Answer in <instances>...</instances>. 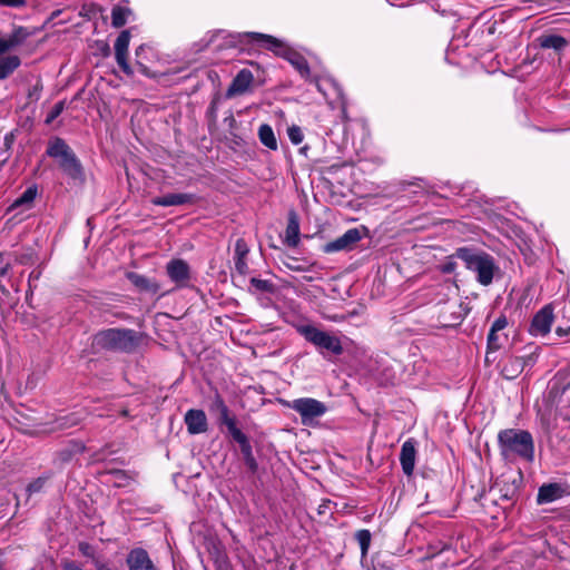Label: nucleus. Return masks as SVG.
I'll return each mask as SVG.
<instances>
[{
	"instance_id": "28",
	"label": "nucleus",
	"mask_w": 570,
	"mask_h": 570,
	"mask_svg": "<svg viewBox=\"0 0 570 570\" xmlns=\"http://www.w3.org/2000/svg\"><path fill=\"white\" fill-rule=\"evenodd\" d=\"M132 14V11L128 7L120 4L114 6L111 9V26L114 28H121L126 24L128 17Z\"/></svg>"
},
{
	"instance_id": "12",
	"label": "nucleus",
	"mask_w": 570,
	"mask_h": 570,
	"mask_svg": "<svg viewBox=\"0 0 570 570\" xmlns=\"http://www.w3.org/2000/svg\"><path fill=\"white\" fill-rule=\"evenodd\" d=\"M254 82V75L249 69H242L237 72L232 83L229 85L226 97L244 95L247 92Z\"/></svg>"
},
{
	"instance_id": "1",
	"label": "nucleus",
	"mask_w": 570,
	"mask_h": 570,
	"mask_svg": "<svg viewBox=\"0 0 570 570\" xmlns=\"http://www.w3.org/2000/svg\"><path fill=\"white\" fill-rule=\"evenodd\" d=\"M227 39V43L232 47L247 42L271 50L275 55L285 58L303 78L311 79V69L305 57L273 36L261 32H243L228 35Z\"/></svg>"
},
{
	"instance_id": "40",
	"label": "nucleus",
	"mask_w": 570,
	"mask_h": 570,
	"mask_svg": "<svg viewBox=\"0 0 570 570\" xmlns=\"http://www.w3.org/2000/svg\"><path fill=\"white\" fill-rule=\"evenodd\" d=\"M78 550L80 551V553L87 558H91V559H95V549L91 544H89L88 542H85V541H81L79 542L78 544Z\"/></svg>"
},
{
	"instance_id": "27",
	"label": "nucleus",
	"mask_w": 570,
	"mask_h": 570,
	"mask_svg": "<svg viewBox=\"0 0 570 570\" xmlns=\"http://www.w3.org/2000/svg\"><path fill=\"white\" fill-rule=\"evenodd\" d=\"M38 195V188L36 185L28 187L21 196H19L9 207L10 210L16 209L18 207H24L27 209L31 208L33 202Z\"/></svg>"
},
{
	"instance_id": "4",
	"label": "nucleus",
	"mask_w": 570,
	"mask_h": 570,
	"mask_svg": "<svg viewBox=\"0 0 570 570\" xmlns=\"http://www.w3.org/2000/svg\"><path fill=\"white\" fill-rule=\"evenodd\" d=\"M452 257L460 258L469 271L474 272L476 281L481 285L489 286L492 283L498 266L490 254L469 247H460L456 248Z\"/></svg>"
},
{
	"instance_id": "19",
	"label": "nucleus",
	"mask_w": 570,
	"mask_h": 570,
	"mask_svg": "<svg viewBox=\"0 0 570 570\" xmlns=\"http://www.w3.org/2000/svg\"><path fill=\"white\" fill-rule=\"evenodd\" d=\"M462 305L458 302L445 304L439 314V320L444 326L458 324L462 321L463 314L461 312Z\"/></svg>"
},
{
	"instance_id": "44",
	"label": "nucleus",
	"mask_w": 570,
	"mask_h": 570,
	"mask_svg": "<svg viewBox=\"0 0 570 570\" xmlns=\"http://www.w3.org/2000/svg\"><path fill=\"white\" fill-rule=\"evenodd\" d=\"M27 4V0H0V6L9 8H22Z\"/></svg>"
},
{
	"instance_id": "32",
	"label": "nucleus",
	"mask_w": 570,
	"mask_h": 570,
	"mask_svg": "<svg viewBox=\"0 0 570 570\" xmlns=\"http://www.w3.org/2000/svg\"><path fill=\"white\" fill-rule=\"evenodd\" d=\"M83 420L82 415L80 413L73 412L69 413L67 415L60 416L55 422V430H66L73 426H77L80 424V422Z\"/></svg>"
},
{
	"instance_id": "33",
	"label": "nucleus",
	"mask_w": 570,
	"mask_h": 570,
	"mask_svg": "<svg viewBox=\"0 0 570 570\" xmlns=\"http://www.w3.org/2000/svg\"><path fill=\"white\" fill-rule=\"evenodd\" d=\"M355 539L357 540V542L360 544L362 556L365 557L367 554V551H368V548L371 544V539H372L371 532L366 529L358 530L355 533Z\"/></svg>"
},
{
	"instance_id": "20",
	"label": "nucleus",
	"mask_w": 570,
	"mask_h": 570,
	"mask_svg": "<svg viewBox=\"0 0 570 570\" xmlns=\"http://www.w3.org/2000/svg\"><path fill=\"white\" fill-rule=\"evenodd\" d=\"M126 277L140 292L156 294L160 289V286H159V284L156 281H154L151 278H148V277H146L144 275H140L138 273L128 272L126 274Z\"/></svg>"
},
{
	"instance_id": "52",
	"label": "nucleus",
	"mask_w": 570,
	"mask_h": 570,
	"mask_svg": "<svg viewBox=\"0 0 570 570\" xmlns=\"http://www.w3.org/2000/svg\"><path fill=\"white\" fill-rule=\"evenodd\" d=\"M328 503H330V501H326V502H324L323 504L320 505V508H318V513L320 514L325 513V508L327 507Z\"/></svg>"
},
{
	"instance_id": "50",
	"label": "nucleus",
	"mask_w": 570,
	"mask_h": 570,
	"mask_svg": "<svg viewBox=\"0 0 570 570\" xmlns=\"http://www.w3.org/2000/svg\"><path fill=\"white\" fill-rule=\"evenodd\" d=\"M556 334L560 337L570 335V326L567 328L558 327Z\"/></svg>"
},
{
	"instance_id": "2",
	"label": "nucleus",
	"mask_w": 570,
	"mask_h": 570,
	"mask_svg": "<svg viewBox=\"0 0 570 570\" xmlns=\"http://www.w3.org/2000/svg\"><path fill=\"white\" fill-rule=\"evenodd\" d=\"M498 443L504 459L521 458L532 461L534 458L533 438L525 430L505 429L499 432Z\"/></svg>"
},
{
	"instance_id": "46",
	"label": "nucleus",
	"mask_w": 570,
	"mask_h": 570,
	"mask_svg": "<svg viewBox=\"0 0 570 570\" xmlns=\"http://www.w3.org/2000/svg\"><path fill=\"white\" fill-rule=\"evenodd\" d=\"M224 405H225V402H224L223 397L219 394H216L213 400V403L210 405V410L217 412L220 409V406H224Z\"/></svg>"
},
{
	"instance_id": "31",
	"label": "nucleus",
	"mask_w": 570,
	"mask_h": 570,
	"mask_svg": "<svg viewBox=\"0 0 570 570\" xmlns=\"http://www.w3.org/2000/svg\"><path fill=\"white\" fill-rule=\"evenodd\" d=\"M524 361L522 357H511L502 367V374L507 379H514L523 371Z\"/></svg>"
},
{
	"instance_id": "7",
	"label": "nucleus",
	"mask_w": 570,
	"mask_h": 570,
	"mask_svg": "<svg viewBox=\"0 0 570 570\" xmlns=\"http://www.w3.org/2000/svg\"><path fill=\"white\" fill-rule=\"evenodd\" d=\"M288 406L299 414L304 425H311L315 419L323 416L327 411L323 402L312 397L293 400Z\"/></svg>"
},
{
	"instance_id": "51",
	"label": "nucleus",
	"mask_w": 570,
	"mask_h": 570,
	"mask_svg": "<svg viewBox=\"0 0 570 570\" xmlns=\"http://www.w3.org/2000/svg\"><path fill=\"white\" fill-rule=\"evenodd\" d=\"M9 268H10V264L7 263L3 267L0 268V275L4 276L7 274V272L9 271Z\"/></svg>"
},
{
	"instance_id": "45",
	"label": "nucleus",
	"mask_w": 570,
	"mask_h": 570,
	"mask_svg": "<svg viewBox=\"0 0 570 570\" xmlns=\"http://www.w3.org/2000/svg\"><path fill=\"white\" fill-rule=\"evenodd\" d=\"M507 325H508V320H507L505 316L502 315V316L498 317L493 322V324L491 326V330H494L497 332H501V331H503L507 327Z\"/></svg>"
},
{
	"instance_id": "14",
	"label": "nucleus",
	"mask_w": 570,
	"mask_h": 570,
	"mask_svg": "<svg viewBox=\"0 0 570 570\" xmlns=\"http://www.w3.org/2000/svg\"><path fill=\"white\" fill-rule=\"evenodd\" d=\"M126 563L129 570H157L148 552L142 548L130 550Z\"/></svg>"
},
{
	"instance_id": "49",
	"label": "nucleus",
	"mask_w": 570,
	"mask_h": 570,
	"mask_svg": "<svg viewBox=\"0 0 570 570\" xmlns=\"http://www.w3.org/2000/svg\"><path fill=\"white\" fill-rule=\"evenodd\" d=\"M98 47L104 57L110 56L111 50L107 42H105V41L98 42Z\"/></svg>"
},
{
	"instance_id": "13",
	"label": "nucleus",
	"mask_w": 570,
	"mask_h": 570,
	"mask_svg": "<svg viewBox=\"0 0 570 570\" xmlns=\"http://www.w3.org/2000/svg\"><path fill=\"white\" fill-rule=\"evenodd\" d=\"M85 451L86 445L83 442L71 440L55 453L53 463L61 468L70 463L77 454L83 453Z\"/></svg>"
},
{
	"instance_id": "39",
	"label": "nucleus",
	"mask_w": 570,
	"mask_h": 570,
	"mask_svg": "<svg viewBox=\"0 0 570 570\" xmlns=\"http://www.w3.org/2000/svg\"><path fill=\"white\" fill-rule=\"evenodd\" d=\"M249 249L246 242L243 238L236 240L235 244V257L246 258Z\"/></svg>"
},
{
	"instance_id": "6",
	"label": "nucleus",
	"mask_w": 570,
	"mask_h": 570,
	"mask_svg": "<svg viewBox=\"0 0 570 570\" xmlns=\"http://www.w3.org/2000/svg\"><path fill=\"white\" fill-rule=\"evenodd\" d=\"M296 330L307 342L315 345L317 348L326 350L334 355H341L343 353V346L337 336L321 331L313 325H299Z\"/></svg>"
},
{
	"instance_id": "18",
	"label": "nucleus",
	"mask_w": 570,
	"mask_h": 570,
	"mask_svg": "<svg viewBox=\"0 0 570 570\" xmlns=\"http://www.w3.org/2000/svg\"><path fill=\"white\" fill-rule=\"evenodd\" d=\"M31 35L32 32L24 27L14 28L7 39L0 38V55L22 45Z\"/></svg>"
},
{
	"instance_id": "53",
	"label": "nucleus",
	"mask_w": 570,
	"mask_h": 570,
	"mask_svg": "<svg viewBox=\"0 0 570 570\" xmlns=\"http://www.w3.org/2000/svg\"><path fill=\"white\" fill-rule=\"evenodd\" d=\"M98 570H110L106 564H100L99 562H96Z\"/></svg>"
},
{
	"instance_id": "55",
	"label": "nucleus",
	"mask_w": 570,
	"mask_h": 570,
	"mask_svg": "<svg viewBox=\"0 0 570 570\" xmlns=\"http://www.w3.org/2000/svg\"><path fill=\"white\" fill-rule=\"evenodd\" d=\"M4 253H0V265L3 263Z\"/></svg>"
},
{
	"instance_id": "30",
	"label": "nucleus",
	"mask_w": 570,
	"mask_h": 570,
	"mask_svg": "<svg viewBox=\"0 0 570 570\" xmlns=\"http://www.w3.org/2000/svg\"><path fill=\"white\" fill-rule=\"evenodd\" d=\"M258 137H259V140L261 142L272 149V150H276L277 149V140H276V137L274 135V131H273V128L267 125V124H263L259 126L258 128Z\"/></svg>"
},
{
	"instance_id": "26",
	"label": "nucleus",
	"mask_w": 570,
	"mask_h": 570,
	"mask_svg": "<svg viewBox=\"0 0 570 570\" xmlns=\"http://www.w3.org/2000/svg\"><path fill=\"white\" fill-rule=\"evenodd\" d=\"M537 41L543 49H553L556 51H562L568 45V40L559 35H542Z\"/></svg>"
},
{
	"instance_id": "48",
	"label": "nucleus",
	"mask_w": 570,
	"mask_h": 570,
	"mask_svg": "<svg viewBox=\"0 0 570 570\" xmlns=\"http://www.w3.org/2000/svg\"><path fill=\"white\" fill-rule=\"evenodd\" d=\"M456 264L453 261H449L442 265L441 271L445 274L453 273L455 271Z\"/></svg>"
},
{
	"instance_id": "42",
	"label": "nucleus",
	"mask_w": 570,
	"mask_h": 570,
	"mask_svg": "<svg viewBox=\"0 0 570 570\" xmlns=\"http://www.w3.org/2000/svg\"><path fill=\"white\" fill-rule=\"evenodd\" d=\"M45 483H46V480L42 478H39L28 485L27 491L29 493L40 492L43 489Z\"/></svg>"
},
{
	"instance_id": "5",
	"label": "nucleus",
	"mask_w": 570,
	"mask_h": 570,
	"mask_svg": "<svg viewBox=\"0 0 570 570\" xmlns=\"http://www.w3.org/2000/svg\"><path fill=\"white\" fill-rule=\"evenodd\" d=\"M46 154L57 159L59 168L71 179L82 180L83 170L80 160L73 150L61 138L49 141Z\"/></svg>"
},
{
	"instance_id": "9",
	"label": "nucleus",
	"mask_w": 570,
	"mask_h": 570,
	"mask_svg": "<svg viewBox=\"0 0 570 570\" xmlns=\"http://www.w3.org/2000/svg\"><path fill=\"white\" fill-rule=\"evenodd\" d=\"M554 321L553 307L551 305L543 306L535 313L530 324L529 332L531 335H547Z\"/></svg>"
},
{
	"instance_id": "37",
	"label": "nucleus",
	"mask_w": 570,
	"mask_h": 570,
	"mask_svg": "<svg viewBox=\"0 0 570 570\" xmlns=\"http://www.w3.org/2000/svg\"><path fill=\"white\" fill-rule=\"evenodd\" d=\"M65 109V101H58L50 109L46 117V124H51L56 118H58Z\"/></svg>"
},
{
	"instance_id": "21",
	"label": "nucleus",
	"mask_w": 570,
	"mask_h": 570,
	"mask_svg": "<svg viewBox=\"0 0 570 570\" xmlns=\"http://www.w3.org/2000/svg\"><path fill=\"white\" fill-rule=\"evenodd\" d=\"M563 489L558 483L543 484L538 491V503H549L560 499L563 494Z\"/></svg>"
},
{
	"instance_id": "29",
	"label": "nucleus",
	"mask_w": 570,
	"mask_h": 570,
	"mask_svg": "<svg viewBox=\"0 0 570 570\" xmlns=\"http://www.w3.org/2000/svg\"><path fill=\"white\" fill-rule=\"evenodd\" d=\"M21 61L18 56H7L0 58V80L8 78L19 66Z\"/></svg>"
},
{
	"instance_id": "35",
	"label": "nucleus",
	"mask_w": 570,
	"mask_h": 570,
	"mask_svg": "<svg viewBox=\"0 0 570 570\" xmlns=\"http://www.w3.org/2000/svg\"><path fill=\"white\" fill-rule=\"evenodd\" d=\"M502 347V337L499 335V332L491 330L488 334V348L490 351H498Z\"/></svg>"
},
{
	"instance_id": "34",
	"label": "nucleus",
	"mask_w": 570,
	"mask_h": 570,
	"mask_svg": "<svg viewBox=\"0 0 570 570\" xmlns=\"http://www.w3.org/2000/svg\"><path fill=\"white\" fill-rule=\"evenodd\" d=\"M250 284L259 292L264 293H273L275 289L274 284L268 279H261L253 277L250 278Z\"/></svg>"
},
{
	"instance_id": "24",
	"label": "nucleus",
	"mask_w": 570,
	"mask_h": 570,
	"mask_svg": "<svg viewBox=\"0 0 570 570\" xmlns=\"http://www.w3.org/2000/svg\"><path fill=\"white\" fill-rule=\"evenodd\" d=\"M217 413H218V422L220 424H224L227 428L228 433L230 434V436L233 439L243 434V432L237 428L236 417L230 415L229 409L226 404L224 406H220V409L217 411Z\"/></svg>"
},
{
	"instance_id": "54",
	"label": "nucleus",
	"mask_w": 570,
	"mask_h": 570,
	"mask_svg": "<svg viewBox=\"0 0 570 570\" xmlns=\"http://www.w3.org/2000/svg\"><path fill=\"white\" fill-rule=\"evenodd\" d=\"M0 292H1L4 296H8V295H9V291H8L3 285H0Z\"/></svg>"
},
{
	"instance_id": "36",
	"label": "nucleus",
	"mask_w": 570,
	"mask_h": 570,
	"mask_svg": "<svg viewBox=\"0 0 570 570\" xmlns=\"http://www.w3.org/2000/svg\"><path fill=\"white\" fill-rule=\"evenodd\" d=\"M288 138L294 145H299L304 139V134L298 126H291L287 130Z\"/></svg>"
},
{
	"instance_id": "47",
	"label": "nucleus",
	"mask_w": 570,
	"mask_h": 570,
	"mask_svg": "<svg viewBox=\"0 0 570 570\" xmlns=\"http://www.w3.org/2000/svg\"><path fill=\"white\" fill-rule=\"evenodd\" d=\"M61 567L63 570H83L75 561H71V560H63L61 562Z\"/></svg>"
},
{
	"instance_id": "10",
	"label": "nucleus",
	"mask_w": 570,
	"mask_h": 570,
	"mask_svg": "<svg viewBox=\"0 0 570 570\" xmlns=\"http://www.w3.org/2000/svg\"><path fill=\"white\" fill-rule=\"evenodd\" d=\"M362 236L357 228L346 230L342 236L324 245L323 250L327 254L342 250H351L361 240Z\"/></svg>"
},
{
	"instance_id": "41",
	"label": "nucleus",
	"mask_w": 570,
	"mask_h": 570,
	"mask_svg": "<svg viewBox=\"0 0 570 570\" xmlns=\"http://www.w3.org/2000/svg\"><path fill=\"white\" fill-rule=\"evenodd\" d=\"M235 269L240 275H243V276L246 275L248 273V265H247L246 258L235 257Z\"/></svg>"
},
{
	"instance_id": "17",
	"label": "nucleus",
	"mask_w": 570,
	"mask_h": 570,
	"mask_svg": "<svg viewBox=\"0 0 570 570\" xmlns=\"http://www.w3.org/2000/svg\"><path fill=\"white\" fill-rule=\"evenodd\" d=\"M195 202L196 196L187 193L167 194L151 199V203L154 205L163 207L181 206L187 204H194Z\"/></svg>"
},
{
	"instance_id": "43",
	"label": "nucleus",
	"mask_w": 570,
	"mask_h": 570,
	"mask_svg": "<svg viewBox=\"0 0 570 570\" xmlns=\"http://www.w3.org/2000/svg\"><path fill=\"white\" fill-rule=\"evenodd\" d=\"M109 473L115 475L118 485H125L129 480V476L122 470H112Z\"/></svg>"
},
{
	"instance_id": "3",
	"label": "nucleus",
	"mask_w": 570,
	"mask_h": 570,
	"mask_svg": "<svg viewBox=\"0 0 570 570\" xmlns=\"http://www.w3.org/2000/svg\"><path fill=\"white\" fill-rule=\"evenodd\" d=\"M141 343V335L130 328H108L98 332L94 345L99 350L134 353Z\"/></svg>"
},
{
	"instance_id": "22",
	"label": "nucleus",
	"mask_w": 570,
	"mask_h": 570,
	"mask_svg": "<svg viewBox=\"0 0 570 570\" xmlns=\"http://www.w3.org/2000/svg\"><path fill=\"white\" fill-rule=\"evenodd\" d=\"M233 440L239 444L240 452L244 456V461H245L246 465L248 466V469L252 472H255L257 470V462L254 458L253 449H252V445H250V442H249V439L247 438V435L245 433H243Z\"/></svg>"
},
{
	"instance_id": "15",
	"label": "nucleus",
	"mask_w": 570,
	"mask_h": 570,
	"mask_svg": "<svg viewBox=\"0 0 570 570\" xmlns=\"http://www.w3.org/2000/svg\"><path fill=\"white\" fill-rule=\"evenodd\" d=\"M185 424L189 434H200L207 431V416L203 410L190 409L184 416Z\"/></svg>"
},
{
	"instance_id": "23",
	"label": "nucleus",
	"mask_w": 570,
	"mask_h": 570,
	"mask_svg": "<svg viewBox=\"0 0 570 570\" xmlns=\"http://www.w3.org/2000/svg\"><path fill=\"white\" fill-rule=\"evenodd\" d=\"M284 242L289 247H296L299 243V223L295 213L289 214Z\"/></svg>"
},
{
	"instance_id": "8",
	"label": "nucleus",
	"mask_w": 570,
	"mask_h": 570,
	"mask_svg": "<svg viewBox=\"0 0 570 570\" xmlns=\"http://www.w3.org/2000/svg\"><path fill=\"white\" fill-rule=\"evenodd\" d=\"M130 31L122 30L115 41V58L119 68L127 75L132 76L134 70L128 62V48L130 42Z\"/></svg>"
},
{
	"instance_id": "25",
	"label": "nucleus",
	"mask_w": 570,
	"mask_h": 570,
	"mask_svg": "<svg viewBox=\"0 0 570 570\" xmlns=\"http://www.w3.org/2000/svg\"><path fill=\"white\" fill-rule=\"evenodd\" d=\"M217 413H218V422L220 424H224L227 428L228 433L230 434V436L233 439L243 434V432L237 428L236 417L230 415L229 409L226 404L224 406H220V409L217 411Z\"/></svg>"
},
{
	"instance_id": "11",
	"label": "nucleus",
	"mask_w": 570,
	"mask_h": 570,
	"mask_svg": "<svg viewBox=\"0 0 570 570\" xmlns=\"http://www.w3.org/2000/svg\"><path fill=\"white\" fill-rule=\"evenodd\" d=\"M166 272L177 287H185L190 281V268L184 259L177 258L168 262Z\"/></svg>"
},
{
	"instance_id": "16",
	"label": "nucleus",
	"mask_w": 570,
	"mask_h": 570,
	"mask_svg": "<svg viewBox=\"0 0 570 570\" xmlns=\"http://www.w3.org/2000/svg\"><path fill=\"white\" fill-rule=\"evenodd\" d=\"M416 442L413 439L406 440L400 453V462L404 474L407 476L412 475L415 466V458H416Z\"/></svg>"
},
{
	"instance_id": "38",
	"label": "nucleus",
	"mask_w": 570,
	"mask_h": 570,
	"mask_svg": "<svg viewBox=\"0 0 570 570\" xmlns=\"http://www.w3.org/2000/svg\"><path fill=\"white\" fill-rule=\"evenodd\" d=\"M146 47L144 45L139 46L136 49V66L138 67V70L145 75L149 76V69L148 67L140 60V55L145 51Z\"/></svg>"
}]
</instances>
